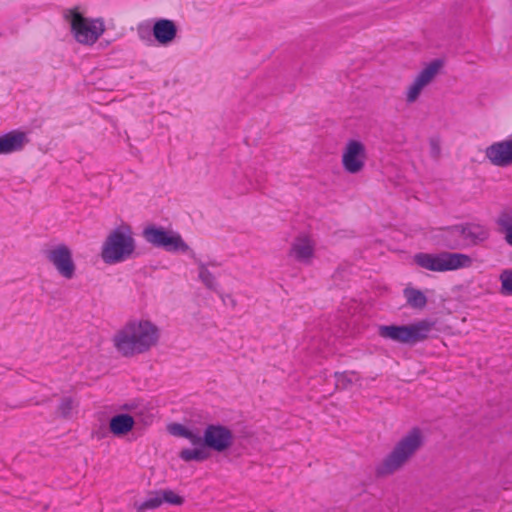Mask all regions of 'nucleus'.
<instances>
[{
  "label": "nucleus",
  "mask_w": 512,
  "mask_h": 512,
  "mask_svg": "<svg viewBox=\"0 0 512 512\" xmlns=\"http://www.w3.org/2000/svg\"><path fill=\"white\" fill-rule=\"evenodd\" d=\"M160 248L168 252H186L189 247L178 233L169 231Z\"/></svg>",
  "instance_id": "17"
},
{
  "label": "nucleus",
  "mask_w": 512,
  "mask_h": 512,
  "mask_svg": "<svg viewBox=\"0 0 512 512\" xmlns=\"http://www.w3.org/2000/svg\"><path fill=\"white\" fill-rule=\"evenodd\" d=\"M430 154L434 159H438L441 155L440 141L438 138H431L429 140Z\"/></svg>",
  "instance_id": "31"
},
{
  "label": "nucleus",
  "mask_w": 512,
  "mask_h": 512,
  "mask_svg": "<svg viewBox=\"0 0 512 512\" xmlns=\"http://www.w3.org/2000/svg\"><path fill=\"white\" fill-rule=\"evenodd\" d=\"M413 261L419 267L433 272L453 271L472 265L469 255L446 251L438 254L420 252L413 256Z\"/></svg>",
  "instance_id": "5"
},
{
  "label": "nucleus",
  "mask_w": 512,
  "mask_h": 512,
  "mask_svg": "<svg viewBox=\"0 0 512 512\" xmlns=\"http://www.w3.org/2000/svg\"><path fill=\"white\" fill-rule=\"evenodd\" d=\"M433 328L434 322L425 319L410 325H381L378 334L383 339L414 345L426 340Z\"/></svg>",
  "instance_id": "4"
},
{
  "label": "nucleus",
  "mask_w": 512,
  "mask_h": 512,
  "mask_svg": "<svg viewBox=\"0 0 512 512\" xmlns=\"http://www.w3.org/2000/svg\"><path fill=\"white\" fill-rule=\"evenodd\" d=\"M169 431L173 435L180 436V437H183V438H186V437L190 436L189 435L190 429H188L185 426H183L182 424H178V423H175V424L171 425L169 427Z\"/></svg>",
  "instance_id": "30"
},
{
  "label": "nucleus",
  "mask_w": 512,
  "mask_h": 512,
  "mask_svg": "<svg viewBox=\"0 0 512 512\" xmlns=\"http://www.w3.org/2000/svg\"><path fill=\"white\" fill-rule=\"evenodd\" d=\"M106 435V428L103 427L101 429V431H95L93 432V436L96 437L97 439H102L104 436Z\"/></svg>",
  "instance_id": "33"
},
{
  "label": "nucleus",
  "mask_w": 512,
  "mask_h": 512,
  "mask_svg": "<svg viewBox=\"0 0 512 512\" xmlns=\"http://www.w3.org/2000/svg\"><path fill=\"white\" fill-rule=\"evenodd\" d=\"M158 340L159 329L148 320L129 321L113 336L114 347L124 357L145 353Z\"/></svg>",
  "instance_id": "1"
},
{
  "label": "nucleus",
  "mask_w": 512,
  "mask_h": 512,
  "mask_svg": "<svg viewBox=\"0 0 512 512\" xmlns=\"http://www.w3.org/2000/svg\"><path fill=\"white\" fill-rule=\"evenodd\" d=\"M135 424L134 418L129 414H118L110 419L109 429L115 436H122L130 432Z\"/></svg>",
  "instance_id": "15"
},
{
  "label": "nucleus",
  "mask_w": 512,
  "mask_h": 512,
  "mask_svg": "<svg viewBox=\"0 0 512 512\" xmlns=\"http://www.w3.org/2000/svg\"><path fill=\"white\" fill-rule=\"evenodd\" d=\"M505 241L507 242V244H509L510 246H512V232L511 233H508L505 237H504Z\"/></svg>",
  "instance_id": "34"
},
{
  "label": "nucleus",
  "mask_w": 512,
  "mask_h": 512,
  "mask_svg": "<svg viewBox=\"0 0 512 512\" xmlns=\"http://www.w3.org/2000/svg\"><path fill=\"white\" fill-rule=\"evenodd\" d=\"M28 142L24 132L14 130L0 136V154H10L22 150Z\"/></svg>",
  "instance_id": "13"
},
{
  "label": "nucleus",
  "mask_w": 512,
  "mask_h": 512,
  "mask_svg": "<svg viewBox=\"0 0 512 512\" xmlns=\"http://www.w3.org/2000/svg\"><path fill=\"white\" fill-rule=\"evenodd\" d=\"M159 496L161 498V503H168L171 505L180 506L184 503V498L178 494H176L171 489L158 490Z\"/></svg>",
  "instance_id": "26"
},
{
  "label": "nucleus",
  "mask_w": 512,
  "mask_h": 512,
  "mask_svg": "<svg viewBox=\"0 0 512 512\" xmlns=\"http://www.w3.org/2000/svg\"><path fill=\"white\" fill-rule=\"evenodd\" d=\"M335 386L339 389H347L353 384V382L359 379V376L355 372H336L335 373Z\"/></svg>",
  "instance_id": "24"
},
{
  "label": "nucleus",
  "mask_w": 512,
  "mask_h": 512,
  "mask_svg": "<svg viewBox=\"0 0 512 512\" xmlns=\"http://www.w3.org/2000/svg\"><path fill=\"white\" fill-rule=\"evenodd\" d=\"M424 87L425 85L421 83L417 78H415L407 91L406 101L408 103L415 102Z\"/></svg>",
  "instance_id": "29"
},
{
  "label": "nucleus",
  "mask_w": 512,
  "mask_h": 512,
  "mask_svg": "<svg viewBox=\"0 0 512 512\" xmlns=\"http://www.w3.org/2000/svg\"><path fill=\"white\" fill-rule=\"evenodd\" d=\"M152 32L158 43L167 45L175 39L177 26L174 21L170 19H159L154 23Z\"/></svg>",
  "instance_id": "14"
},
{
  "label": "nucleus",
  "mask_w": 512,
  "mask_h": 512,
  "mask_svg": "<svg viewBox=\"0 0 512 512\" xmlns=\"http://www.w3.org/2000/svg\"><path fill=\"white\" fill-rule=\"evenodd\" d=\"M443 65L444 61L442 59H434L416 76V78L426 86L439 73Z\"/></svg>",
  "instance_id": "19"
},
{
  "label": "nucleus",
  "mask_w": 512,
  "mask_h": 512,
  "mask_svg": "<svg viewBox=\"0 0 512 512\" xmlns=\"http://www.w3.org/2000/svg\"><path fill=\"white\" fill-rule=\"evenodd\" d=\"M162 505L158 490L149 492L148 497L142 502H135L134 508L137 512L154 510Z\"/></svg>",
  "instance_id": "22"
},
{
  "label": "nucleus",
  "mask_w": 512,
  "mask_h": 512,
  "mask_svg": "<svg viewBox=\"0 0 512 512\" xmlns=\"http://www.w3.org/2000/svg\"><path fill=\"white\" fill-rule=\"evenodd\" d=\"M454 231L459 234L461 247L480 245L490 236L489 229L485 225L475 222L456 224Z\"/></svg>",
  "instance_id": "10"
},
{
  "label": "nucleus",
  "mask_w": 512,
  "mask_h": 512,
  "mask_svg": "<svg viewBox=\"0 0 512 512\" xmlns=\"http://www.w3.org/2000/svg\"><path fill=\"white\" fill-rule=\"evenodd\" d=\"M365 159L366 149L364 144L358 140H349L342 155L344 170L351 174L360 172L364 168Z\"/></svg>",
  "instance_id": "9"
},
{
  "label": "nucleus",
  "mask_w": 512,
  "mask_h": 512,
  "mask_svg": "<svg viewBox=\"0 0 512 512\" xmlns=\"http://www.w3.org/2000/svg\"><path fill=\"white\" fill-rule=\"evenodd\" d=\"M499 279L501 281V294L512 296V269L503 270Z\"/></svg>",
  "instance_id": "27"
},
{
  "label": "nucleus",
  "mask_w": 512,
  "mask_h": 512,
  "mask_svg": "<svg viewBox=\"0 0 512 512\" xmlns=\"http://www.w3.org/2000/svg\"><path fill=\"white\" fill-rule=\"evenodd\" d=\"M456 225L441 228L440 240L444 247L457 249L461 247V241L458 232L454 231Z\"/></svg>",
  "instance_id": "20"
},
{
  "label": "nucleus",
  "mask_w": 512,
  "mask_h": 512,
  "mask_svg": "<svg viewBox=\"0 0 512 512\" xmlns=\"http://www.w3.org/2000/svg\"><path fill=\"white\" fill-rule=\"evenodd\" d=\"M179 457L186 462H201L209 457V453L204 448H185L180 451Z\"/></svg>",
  "instance_id": "23"
},
{
  "label": "nucleus",
  "mask_w": 512,
  "mask_h": 512,
  "mask_svg": "<svg viewBox=\"0 0 512 512\" xmlns=\"http://www.w3.org/2000/svg\"><path fill=\"white\" fill-rule=\"evenodd\" d=\"M169 231L161 226L149 225L143 230L144 239L156 248H160Z\"/></svg>",
  "instance_id": "16"
},
{
  "label": "nucleus",
  "mask_w": 512,
  "mask_h": 512,
  "mask_svg": "<svg viewBox=\"0 0 512 512\" xmlns=\"http://www.w3.org/2000/svg\"><path fill=\"white\" fill-rule=\"evenodd\" d=\"M424 435L420 428L413 427L394 446L392 451L376 466L378 477L393 474L423 446Z\"/></svg>",
  "instance_id": "2"
},
{
  "label": "nucleus",
  "mask_w": 512,
  "mask_h": 512,
  "mask_svg": "<svg viewBox=\"0 0 512 512\" xmlns=\"http://www.w3.org/2000/svg\"><path fill=\"white\" fill-rule=\"evenodd\" d=\"M189 435L188 437H186V439H188L192 445L194 446H200V448H204L205 447V440H204V435L203 436H200L196 433H194L193 431H189Z\"/></svg>",
  "instance_id": "32"
},
{
  "label": "nucleus",
  "mask_w": 512,
  "mask_h": 512,
  "mask_svg": "<svg viewBox=\"0 0 512 512\" xmlns=\"http://www.w3.org/2000/svg\"><path fill=\"white\" fill-rule=\"evenodd\" d=\"M404 295L407 299V303L415 309H423L427 304V297L418 289L406 288Z\"/></svg>",
  "instance_id": "21"
},
{
  "label": "nucleus",
  "mask_w": 512,
  "mask_h": 512,
  "mask_svg": "<svg viewBox=\"0 0 512 512\" xmlns=\"http://www.w3.org/2000/svg\"><path fill=\"white\" fill-rule=\"evenodd\" d=\"M63 15L70 22L75 39L81 44H94L105 31L101 19L85 18L77 7L66 9Z\"/></svg>",
  "instance_id": "6"
},
{
  "label": "nucleus",
  "mask_w": 512,
  "mask_h": 512,
  "mask_svg": "<svg viewBox=\"0 0 512 512\" xmlns=\"http://www.w3.org/2000/svg\"><path fill=\"white\" fill-rule=\"evenodd\" d=\"M135 239L130 226L122 225L112 230L103 242L101 258L106 264L123 262L134 254Z\"/></svg>",
  "instance_id": "3"
},
{
  "label": "nucleus",
  "mask_w": 512,
  "mask_h": 512,
  "mask_svg": "<svg viewBox=\"0 0 512 512\" xmlns=\"http://www.w3.org/2000/svg\"><path fill=\"white\" fill-rule=\"evenodd\" d=\"M289 255L300 263L310 264L314 256V243L307 234L302 233L292 242Z\"/></svg>",
  "instance_id": "12"
},
{
  "label": "nucleus",
  "mask_w": 512,
  "mask_h": 512,
  "mask_svg": "<svg viewBox=\"0 0 512 512\" xmlns=\"http://www.w3.org/2000/svg\"><path fill=\"white\" fill-rule=\"evenodd\" d=\"M485 156L498 167H507L512 164V140L495 142L485 149Z\"/></svg>",
  "instance_id": "11"
},
{
  "label": "nucleus",
  "mask_w": 512,
  "mask_h": 512,
  "mask_svg": "<svg viewBox=\"0 0 512 512\" xmlns=\"http://www.w3.org/2000/svg\"><path fill=\"white\" fill-rule=\"evenodd\" d=\"M205 447L216 452L228 450L234 443L232 430L222 424H208L204 429Z\"/></svg>",
  "instance_id": "8"
},
{
  "label": "nucleus",
  "mask_w": 512,
  "mask_h": 512,
  "mask_svg": "<svg viewBox=\"0 0 512 512\" xmlns=\"http://www.w3.org/2000/svg\"><path fill=\"white\" fill-rule=\"evenodd\" d=\"M78 407V402L71 396H64L61 398L56 410L55 415L58 418L69 420L73 416L75 408Z\"/></svg>",
  "instance_id": "18"
},
{
  "label": "nucleus",
  "mask_w": 512,
  "mask_h": 512,
  "mask_svg": "<svg viewBox=\"0 0 512 512\" xmlns=\"http://www.w3.org/2000/svg\"><path fill=\"white\" fill-rule=\"evenodd\" d=\"M47 261L63 278L70 280L76 274V264L71 249L64 243L44 250Z\"/></svg>",
  "instance_id": "7"
},
{
  "label": "nucleus",
  "mask_w": 512,
  "mask_h": 512,
  "mask_svg": "<svg viewBox=\"0 0 512 512\" xmlns=\"http://www.w3.org/2000/svg\"><path fill=\"white\" fill-rule=\"evenodd\" d=\"M497 225L500 228V231L504 233L506 236L508 233L512 232V209L504 210L500 213L497 221Z\"/></svg>",
  "instance_id": "25"
},
{
  "label": "nucleus",
  "mask_w": 512,
  "mask_h": 512,
  "mask_svg": "<svg viewBox=\"0 0 512 512\" xmlns=\"http://www.w3.org/2000/svg\"><path fill=\"white\" fill-rule=\"evenodd\" d=\"M199 278L201 279V281L204 283V285L208 289H210V290L216 289L215 277L203 263L199 264Z\"/></svg>",
  "instance_id": "28"
}]
</instances>
